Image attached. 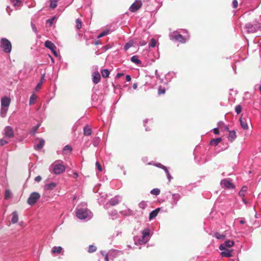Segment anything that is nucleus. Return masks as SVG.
Segmentation results:
<instances>
[{"label": "nucleus", "mask_w": 261, "mask_h": 261, "mask_svg": "<svg viewBox=\"0 0 261 261\" xmlns=\"http://www.w3.org/2000/svg\"><path fill=\"white\" fill-rule=\"evenodd\" d=\"M76 216L80 219L92 217V213L87 208H80L76 211Z\"/></svg>", "instance_id": "1"}, {"label": "nucleus", "mask_w": 261, "mask_h": 261, "mask_svg": "<svg viewBox=\"0 0 261 261\" xmlns=\"http://www.w3.org/2000/svg\"><path fill=\"white\" fill-rule=\"evenodd\" d=\"M0 46L6 53H10L12 50V44L10 41L5 38H3L0 41Z\"/></svg>", "instance_id": "2"}, {"label": "nucleus", "mask_w": 261, "mask_h": 261, "mask_svg": "<svg viewBox=\"0 0 261 261\" xmlns=\"http://www.w3.org/2000/svg\"><path fill=\"white\" fill-rule=\"evenodd\" d=\"M53 167V172L55 174H60L64 172L65 170V166L63 165L60 162L56 161L52 165Z\"/></svg>", "instance_id": "3"}, {"label": "nucleus", "mask_w": 261, "mask_h": 261, "mask_svg": "<svg viewBox=\"0 0 261 261\" xmlns=\"http://www.w3.org/2000/svg\"><path fill=\"white\" fill-rule=\"evenodd\" d=\"M240 122L241 126L243 129L245 130L248 129V124L250 123L251 119L247 115L244 116L242 115L240 118Z\"/></svg>", "instance_id": "4"}, {"label": "nucleus", "mask_w": 261, "mask_h": 261, "mask_svg": "<svg viewBox=\"0 0 261 261\" xmlns=\"http://www.w3.org/2000/svg\"><path fill=\"white\" fill-rule=\"evenodd\" d=\"M40 198V195L37 192H33L31 194L28 199L27 202L31 205H34Z\"/></svg>", "instance_id": "5"}, {"label": "nucleus", "mask_w": 261, "mask_h": 261, "mask_svg": "<svg viewBox=\"0 0 261 261\" xmlns=\"http://www.w3.org/2000/svg\"><path fill=\"white\" fill-rule=\"evenodd\" d=\"M142 3L141 0L136 1L129 7V11L132 12H135L138 11L142 6Z\"/></svg>", "instance_id": "6"}, {"label": "nucleus", "mask_w": 261, "mask_h": 261, "mask_svg": "<svg viewBox=\"0 0 261 261\" xmlns=\"http://www.w3.org/2000/svg\"><path fill=\"white\" fill-rule=\"evenodd\" d=\"M4 134L5 137L8 138H12L14 136V132L13 128L10 126H7L5 128Z\"/></svg>", "instance_id": "7"}, {"label": "nucleus", "mask_w": 261, "mask_h": 261, "mask_svg": "<svg viewBox=\"0 0 261 261\" xmlns=\"http://www.w3.org/2000/svg\"><path fill=\"white\" fill-rule=\"evenodd\" d=\"M221 184L228 189L234 188V186L231 182V180L228 179H224L221 180Z\"/></svg>", "instance_id": "8"}, {"label": "nucleus", "mask_w": 261, "mask_h": 261, "mask_svg": "<svg viewBox=\"0 0 261 261\" xmlns=\"http://www.w3.org/2000/svg\"><path fill=\"white\" fill-rule=\"evenodd\" d=\"M171 39L178 41L181 43H185L186 42V39L180 34L174 35L171 36Z\"/></svg>", "instance_id": "9"}, {"label": "nucleus", "mask_w": 261, "mask_h": 261, "mask_svg": "<svg viewBox=\"0 0 261 261\" xmlns=\"http://www.w3.org/2000/svg\"><path fill=\"white\" fill-rule=\"evenodd\" d=\"M10 102L11 100L9 97L4 96L1 98V107L8 108Z\"/></svg>", "instance_id": "10"}, {"label": "nucleus", "mask_w": 261, "mask_h": 261, "mask_svg": "<svg viewBox=\"0 0 261 261\" xmlns=\"http://www.w3.org/2000/svg\"><path fill=\"white\" fill-rule=\"evenodd\" d=\"M143 236L142 239L141 240H139L140 242H142L143 243H146L148 240V237L149 236V232L148 230H143L142 232Z\"/></svg>", "instance_id": "11"}, {"label": "nucleus", "mask_w": 261, "mask_h": 261, "mask_svg": "<svg viewBox=\"0 0 261 261\" xmlns=\"http://www.w3.org/2000/svg\"><path fill=\"white\" fill-rule=\"evenodd\" d=\"M100 80V75L98 72H94L92 74V81L95 84H97Z\"/></svg>", "instance_id": "12"}, {"label": "nucleus", "mask_w": 261, "mask_h": 261, "mask_svg": "<svg viewBox=\"0 0 261 261\" xmlns=\"http://www.w3.org/2000/svg\"><path fill=\"white\" fill-rule=\"evenodd\" d=\"M44 45L46 48L49 49L51 50L56 49V46L52 42L49 40H47L45 42Z\"/></svg>", "instance_id": "13"}, {"label": "nucleus", "mask_w": 261, "mask_h": 261, "mask_svg": "<svg viewBox=\"0 0 261 261\" xmlns=\"http://www.w3.org/2000/svg\"><path fill=\"white\" fill-rule=\"evenodd\" d=\"M12 217L11 220V222L14 224L18 222V215L16 211H14L12 213Z\"/></svg>", "instance_id": "14"}, {"label": "nucleus", "mask_w": 261, "mask_h": 261, "mask_svg": "<svg viewBox=\"0 0 261 261\" xmlns=\"http://www.w3.org/2000/svg\"><path fill=\"white\" fill-rule=\"evenodd\" d=\"M160 211V208H156L155 210H153V211H152L150 214H149V219L151 220L154 218H155L157 215L158 214L159 211Z\"/></svg>", "instance_id": "15"}, {"label": "nucleus", "mask_w": 261, "mask_h": 261, "mask_svg": "<svg viewBox=\"0 0 261 261\" xmlns=\"http://www.w3.org/2000/svg\"><path fill=\"white\" fill-rule=\"evenodd\" d=\"M92 130L91 128L88 126L86 125L84 128V134L85 136H89L91 134Z\"/></svg>", "instance_id": "16"}, {"label": "nucleus", "mask_w": 261, "mask_h": 261, "mask_svg": "<svg viewBox=\"0 0 261 261\" xmlns=\"http://www.w3.org/2000/svg\"><path fill=\"white\" fill-rule=\"evenodd\" d=\"M236 137H237V135H236V133L235 131L231 130V131L229 132V140L231 142H232L233 141H234V139L236 138Z\"/></svg>", "instance_id": "17"}, {"label": "nucleus", "mask_w": 261, "mask_h": 261, "mask_svg": "<svg viewBox=\"0 0 261 261\" xmlns=\"http://www.w3.org/2000/svg\"><path fill=\"white\" fill-rule=\"evenodd\" d=\"M222 141V139L221 138H216V139H213L211 141H210V144L211 145H214V146H216L220 142H221Z\"/></svg>", "instance_id": "18"}, {"label": "nucleus", "mask_w": 261, "mask_h": 261, "mask_svg": "<svg viewBox=\"0 0 261 261\" xmlns=\"http://www.w3.org/2000/svg\"><path fill=\"white\" fill-rule=\"evenodd\" d=\"M130 61L138 65H140L142 63L141 61L138 59V57L137 56H134L130 58Z\"/></svg>", "instance_id": "19"}, {"label": "nucleus", "mask_w": 261, "mask_h": 261, "mask_svg": "<svg viewBox=\"0 0 261 261\" xmlns=\"http://www.w3.org/2000/svg\"><path fill=\"white\" fill-rule=\"evenodd\" d=\"M62 250V248L60 246H59V247H54L53 248H52V250H51V252L55 254V253H58V254H60L61 251Z\"/></svg>", "instance_id": "20"}, {"label": "nucleus", "mask_w": 261, "mask_h": 261, "mask_svg": "<svg viewBox=\"0 0 261 261\" xmlns=\"http://www.w3.org/2000/svg\"><path fill=\"white\" fill-rule=\"evenodd\" d=\"M56 187V184L54 182H51L49 184L46 185L45 186V189L46 190H51Z\"/></svg>", "instance_id": "21"}, {"label": "nucleus", "mask_w": 261, "mask_h": 261, "mask_svg": "<svg viewBox=\"0 0 261 261\" xmlns=\"http://www.w3.org/2000/svg\"><path fill=\"white\" fill-rule=\"evenodd\" d=\"M8 110V108H5V107H1L0 115L2 117L4 118L6 116Z\"/></svg>", "instance_id": "22"}, {"label": "nucleus", "mask_w": 261, "mask_h": 261, "mask_svg": "<svg viewBox=\"0 0 261 261\" xmlns=\"http://www.w3.org/2000/svg\"><path fill=\"white\" fill-rule=\"evenodd\" d=\"M44 144H45L44 140L43 139H41L40 140L39 144H38L36 146L35 148L37 150H40L43 148V146L44 145Z\"/></svg>", "instance_id": "23"}, {"label": "nucleus", "mask_w": 261, "mask_h": 261, "mask_svg": "<svg viewBox=\"0 0 261 261\" xmlns=\"http://www.w3.org/2000/svg\"><path fill=\"white\" fill-rule=\"evenodd\" d=\"M221 255H222V256L229 257L232 256V253L231 251L227 250L226 251L222 252L221 253Z\"/></svg>", "instance_id": "24"}, {"label": "nucleus", "mask_w": 261, "mask_h": 261, "mask_svg": "<svg viewBox=\"0 0 261 261\" xmlns=\"http://www.w3.org/2000/svg\"><path fill=\"white\" fill-rule=\"evenodd\" d=\"M59 0H50V7L51 9H55L57 6V2Z\"/></svg>", "instance_id": "25"}, {"label": "nucleus", "mask_w": 261, "mask_h": 261, "mask_svg": "<svg viewBox=\"0 0 261 261\" xmlns=\"http://www.w3.org/2000/svg\"><path fill=\"white\" fill-rule=\"evenodd\" d=\"M44 74H43L41 76L40 81V82L37 85V86L36 87V90H39L41 88V86H42V84H43V83L44 82Z\"/></svg>", "instance_id": "26"}, {"label": "nucleus", "mask_w": 261, "mask_h": 261, "mask_svg": "<svg viewBox=\"0 0 261 261\" xmlns=\"http://www.w3.org/2000/svg\"><path fill=\"white\" fill-rule=\"evenodd\" d=\"M102 76L104 78L109 77L110 71L108 69H103L101 71Z\"/></svg>", "instance_id": "27"}, {"label": "nucleus", "mask_w": 261, "mask_h": 261, "mask_svg": "<svg viewBox=\"0 0 261 261\" xmlns=\"http://www.w3.org/2000/svg\"><path fill=\"white\" fill-rule=\"evenodd\" d=\"M214 236L218 239L223 240L225 238V235L224 234H220V233L216 232L214 233Z\"/></svg>", "instance_id": "28"}, {"label": "nucleus", "mask_w": 261, "mask_h": 261, "mask_svg": "<svg viewBox=\"0 0 261 261\" xmlns=\"http://www.w3.org/2000/svg\"><path fill=\"white\" fill-rule=\"evenodd\" d=\"M172 197L173 199V202L175 204H176L177 201L179 200V199L180 198V196L178 194H173L172 195Z\"/></svg>", "instance_id": "29"}, {"label": "nucleus", "mask_w": 261, "mask_h": 261, "mask_svg": "<svg viewBox=\"0 0 261 261\" xmlns=\"http://www.w3.org/2000/svg\"><path fill=\"white\" fill-rule=\"evenodd\" d=\"M37 99V96L35 94H33L30 99L29 104L30 105H33Z\"/></svg>", "instance_id": "30"}, {"label": "nucleus", "mask_w": 261, "mask_h": 261, "mask_svg": "<svg viewBox=\"0 0 261 261\" xmlns=\"http://www.w3.org/2000/svg\"><path fill=\"white\" fill-rule=\"evenodd\" d=\"M97 247L95 246L91 245L89 246L88 252L89 253H93L96 251Z\"/></svg>", "instance_id": "31"}, {"label": "nucleus", "mask_w": 261, "mask_h": 261, "mask_svg": "<svg viewBox=\"0 0 261 261\" xmlns=\"http://www.w3.org/2000/svg\"><path fill=\"white\" fill-rule=\"evenodd\" d=\"M150 193L152 195H154L157 196V195L160 194V190L158 189V188L153 189H152L150 191Z\"/></svg>", "instance_id": "32"}, {"label": "nucleus", "mask_w": 261, "mask_h": 261, "mask_svg": "<svg viewBox=\"0 0 261 261\" xmlns=\"http://www.w3.org/2000/svg\"><path fill=\"white\" fill-rule=\"evenodd\" d=\"M247 190V187L246 186H244L242 187L241 190L239 192V195L241 196H244L245 195V192Z\"/></svg>", "instance_id": "33"}, {"label": "nucleus", "mask_w": 261, "mask_h": 261, "mask_svg": "<svg viewBox=\"0 0 261 261\" xmlns=\"http://www.w3.org/2000/svg\"><path fill=\"white\" fill-rule=\"evenodd\" d=\"M224 243L226 247H231L234 245L233 241L230 240L226 241Z\"/></svg>", "instance_id": "34"}, {"label": "nucleus", "mask_w": 261, "mask_h": 261, "mask_svg": "<svg viewBox=\"0 0 261 261\" xmlns=\"http://www.w3.org/2000/svg\"><path fill=\"white\" fill-rule=\"evenodd\" d=\"M39 127V125H37L33 127L32 130L30 132V134L34 135L35 134V133L37 132V130L38 129Z\"/></svg>", "instance_id": "35"}, {"label": "nucleus", "mask_w": 261, "mask_h": 261, "mask_svg": "<svg viewBox=\"0 0 261 261\" xmlns=\"http://www.w3.org/2000/svg\"><path fill=\"white\" fill-rule=\"evenodd\" d=\"M166 92V89L165 88L162 87V86H160L158 90V94L161 95L164 94Z\"/></svg>", "instance_id": "36"}, {"label": "nucleus", "mask_w": 261, "mask_h": 261, "mask_svg": "<svg viewBox=\"0 0 261 261\" xmlns=\"http://www.w3.org/2000/svg\"><path fill=\"white\" fill-rule=\"evenodd\" d=\"M14 6H19L21 3L20 0H11Z\"/></svg>", "instance_id": "37"}, {"label": "nucleus", "mask_w": 261, "mask_h": 261, "mask_svg": "<svg viewBox=\"0 0 261 261\" xmlns=\"http://www.w3.org/2000/svg\"><path fill=\"white\" fill-rule=\"evenodd\" d=\"M110 204L111 205H115L119 203V201L117 199H112L110 201Z\"/></svg>", "instance_id": "38"}, {"label": "nucleus", "mask_w": 261, "mask_h": 261, "mask_svg": "<svg viewBox=\"0 0 261 261\" xmlns=\"http://www.w3.org/2000/svg\"><path fill=\"white\" fill-rule=\"evenodd\" d=\"M133 42L129 41V42L125 44V45L124 47V48L125 50H126L128 49H129L130 47H132L133 46Z\"/></svg>", "instance_id": "39"}, {"label": "nucleus", "mask_w": 261, "mask_h": 261, "mask_svg": "<svg viewBox=\"0 0 261 261\" xmlns=\"http://www.w3.org/2000/svg\"><path fill=\"white\" fill-rule=\"evenodd\" d=\"M156 40L152 38L151 39L150 43H149V45L150 47H154L156 45Z\"/></svg>", "instance_id": "40"}, {"label": "nucleus", "mask_w": 261, "mask_h": 261, "mask_svg": "<svg viewBox=\"0 0 261 261\" xmlns=\"http://www.w3.org/2000/svg\"><path fill=\"white\" fill-rule=\"evenodd\" d=\"M236 113L239 114L242 112V107L240 105H238L235 108Z\"/></svg>", "instance_id": "41"}, {"label": "nucleus", "mask_w": 261, "mask_h": 261, "mask_svg": "<svg viewBox=\"0 0 261 261\" xmlns=\"http://www.w3.org/2000/svg\"><path fill=\"white\" fill-rule=\"evenodd\" d=\"M76 27L77 29H80L82 27V23L79 19L76 20Z\"/></svg>", "instance_id": "42"}, {"label": "nucleus", "mask_w": 261, "mask_h": 261, "mask_svg": "<svg viewBox=\"0 0 261 261\" xmlns=\"http://www.w3.org/2000/svg\"><path fill=\"white\" fill-rule=\"evenodd\" d=\"M55 19V17H53L50 19H48L46 20V23H49L50 26H51L54 23V21Z\"/></svg>", "instance_id": "43"}, {"label": "nucleus", "mask_w": 261, "mask_h": 261, "mask_svg": "<svg viewBox=\"0 0 261 261\" xmlns=\"http://www.w3.org/2000/svg\"><path fill=\"white\" fill-rule=\"evenodd\" d=\"M11 196V193L10 191L8 190H7L5 192V198L7 199H9L10 197Z\"/></svg>", "instance_id": "44"}, {"label": "nucleus", "mask_w": 261, "mask_h": 261, "mask_svg": "<svg viewBox=\"0 0 261 261\" xmlns=\"http://www.w3.org/2000/svg\"><path fill=\"white\" fill-rule=\"evenodd\" d=\"M109 33V31H103V32L101 33L98 36V38H100L102 37H103L106 35H107Z\"/></svg>", "instance_id": "45"}, {"label": "nucleus", "mask_w": 261, "mask_h": 261, "mask_svg": "<svg viewBox=\"0 0 261 261\" xmlns=\"http://www.w3.org/2000/svg\"><path fill=\"white\" fill-rule=\"evenodd\" d=\"M63 150L64 151H69V152H71V150H72V148L71 147V146H69V145H66L64 148H63Z\"/></svg>", "instance_id": "46"}, {"label": "nucleus", "mask_w": 261, "mask_h": 261, "mask_svg": "<svg viewBox=\"0 0 261 261\" xmlns=\"http://www.w3.org/2000/svg\"><path fill=\"white\" fill-rule=\"evenodd\" d=\"M238 2L237 0H233L232 1V6L234 9H236L238 7Z\"/></svg>", "instance_id": "47"}, {"label": "nucleus", "mask_w": 261, "mask_h": 261, "mask_svg": "<svg viewBox=\"0 0 261 261\" xmlns=\"http://www.w3.org/2000/svg\"><path fill=\"white\" fill-rule=\"evenodd\" d=\"M8 141L3 139H2L0 140V146H3L6 144L8 143Z\"/></svg>", "instance_id": "48"}, {"label": "nucleus", "mask_w": 261, "mask_h": 261, "mask_svg": "<svg viewBox=\"0 0 261 261\" xmlns=\"http://www.w3.org/2000/svg\"><path fill=\"white\" fill-rule=\"evenodd\" d=\"M226 248V247L224 245V243H223V244L220 245V246H219V249L221 250H225Z\"/></svg>", "instance_id": "49"}, {"label": "nucleus", "mask_w": 261, "mask_h": 261, "mask_svg": "<svg viewBox=\"0 0 261 261\" xmlns=\"http://www.w3.org/2000/svg\"><path fill=\"white\" fill-rule=\"evenodd\" d=\"M96 166L97 167V169L99 171H101L102 170V168L100 164L98 162L96 163Z\"/></svg>", "instance_id": "50"}, {"label": "nucleus", "mask_w": 261, "mask_h": 261, "mask_svg": "<svg viewBox=\"0 0 261 261\" xmlns=\"http://www.w3.org/2000/svg\"><path fill=\"white\" fill-rule=\"evenodd\" d=\"M41 177L40 175L36 176L35 178V180L37 182H39L41 180Z\"/></svg>", "instance_id": "51"}, {"label": "nucleus", "mask_w": 261, "mask_h": 261, "mask_svg": "<svg viewBox=\"0 0 261 261\" xmlns=\"http://www.w3.org/2000/svg\"><path fill=\"white\" fill-rule=\"evenodd\" d=\"M214 133L216 135H218L219 134V130L218 128H215L213 129Z\"/></svg>", "instance_id": "52"}, {"label": "nucleus", "mask_w": 261, "mask_h": 261, "mask_svg": "<svg viewBox=\"0 0 261 261\" xmlns=\"http://www.w3.org/2000/svg\"><path fill=\"white\" fill-rule=\"evenodd\" d=\"M166 174H167V178L168 179L169 181H170V180H171V179L172 178L171 175H170V174L169 173V172H167L166 173Z\"/></svg>", "instance_id": "53"}, {"label": "nucleus", "mask_w": 261, "mask_h": 261, "mask_svg": "<svg viewBox=\"0 0 261 261\" xmlns=\"http://www.w3.org/2000/svg\"><path fill=\"white\" fill-rule=\"evenodd\" d=\"M124 75L122 73H118L116 75V77L120 78L121 76H123Z\"/></svg>", "instance_id": "54"}, {"label": "nucleus", "mask_w": 261, "mask_h": 261, "mask_svg": "<svg viewBox=\"0 0 261 261\" xmlns=\"http://www.w3.org/2000/svg\"><path fill=\"white\" fill-rule=\"evenodd\" d=\"M126 80L127 81V82H129L130 80H131V77L130 75H127L126 76Z\"/></svg>", "instance_id": "55"}, {"label": "nucleus", "mask_w": 261, "mask_h": 261, "mask_svg": "<svg viewBox=\"0 0 261 261\" xmlns=\"http://www.w3.org/2000/svg\"><path fill=\"white\" fill-rule=\"evenodd\" d=\"M161 168L165 171L166 173H167V172H169L167 169V168L166 167H165L163 165H162Z\"/></svg>", "instance_id": "56"}, {"label": "nucleus", "mask_w": 261, "mask_h": 261, "mask_svg": "<svg viewBox=\"0 0 261 261\" xmlns=\"http://www.w3.org/2000/svg\"><path fill=\"white\" fill-rule=\"evenodd\" d=\"M51 51L53 52V53L55 56H56V57L58 56V54H57L56 49L51 50Z\"/></svg>", "instance_id": "57"}, {"label": "nucleus", "mask_w": 261, "mask_h": 261, "mask_svg": "<svg viewBox=\"0 0 261 261\" xmlns=\"http://www.w3.org/2000/svg\"><path fill=\"white\" fill-rule=\"evenodd\" d=\"M137 87H138V85L137 83H134L133 85V88L134 89H136L137 88Z\"/></svg>", "instance_id": "58"}, {"label": "nucleus", "mask_w": 261, "mask_h": 261, "mask_svg": "<svg viewBox=\"0 0 261 261\" xmlns=\"http://www.w3.org/2000/svg\"><path fill=\"white\" fill-rule=\"evenodd\" d=\"M78 177V174L77 172L73 173V177L76 178Z\"/></svg>", "instance_id": "59"}, {"label": "nucleus", "mask_w": 261, "mask_h": 261, "mask_svg": "<svg viewBox=\"0 0 261 261\" xmlns=\"http://www.w3.org/2000/svg\"><path fill=\"white\" fill-rule=\"evenodd\" d=\"M105 261H109V257H108V256L107 254H106L105 256Z\"/></svg>", "instance_id": "60"}, {"label": "nucleus", "mask_w": 261, "mask_h": 261, "mask_svg": "<svg viewBox=\"0 0 261 261\" xmlns=\"http://www.w3.org/2000/svg\"><path fill=\"white\" fill-rule=\"evenodd\" d=\"M240 224H245V221L244 220H241V221H240Z\"/></svg>", "instance_id": "61"}, {"label": "nucleus", "mask_w": 261, "mask_h": 261, "mask_svg": "<svg viewBox=\"0 0 261 261\" xmlns=\"http://www.w3.org/2000/svg\"><path fill=\"white\" fill-rule=\"evenodd\" d=\"M247 27L248 29H250V28H251L252 25H251V24H248L247 25Z\"/></svg>", "instance_id": "62"}, {"label": "nucleus", "mask_w": 261, "mask_h": 261, "mask_svg": "<svg viewBox=\"0 0 261 261\" xmlns=\"http://www.w3.org/2000/svg\"><path fill=\"white\" fill-rule=\"evenodd\" d=\"M95 45H97L99 44V41H96L95 42V43H94Z\"/></svg>", "instance_id": "63"}, {"label": "nucleus", "mask_w": 261, "mask_h": 261, "mask_svg": "<svg viewBox=\"0 0 261 261\" xmlns=\"http://www.w3.org/2000/svg\"><path fill=\"white\" fill-rule=\"evenodd\" d=\"M101 254L103 256H105V255H106V254H105L104 252H103V251H101Z\"/></svg>", "instance_id": "64"}]
</instances>
